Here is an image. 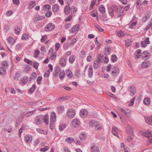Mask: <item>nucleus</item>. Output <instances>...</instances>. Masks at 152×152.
<instances>
[{
  "instance_id": "393cba45",
  "label": "nucleus",
  "mask_w": 152,
  "mask_h": 152,
  "mask_svg": "<svg viewBox=\"0 0 152 152\" xmlns=\"http://www.w3.org/2000/svg\"><path fill=\"white\" fill-rule=\"evenodd\" d=\"M58 112L59 113H61L64 111V107L62 105H59L57 107Z\"/></svg>"
},
{
  "instance_id": "e433bc0d",
  "label": "nucleus",
  "mask_w": 152,
  "mask_h": 152,
  "mask_svg": "<svg viewBox=\"0 0 152 152\" xmlns=\"http://www.w3.org/2000/svg\"><path fill=\"white\" fill-rule=\"evenodd\" d=\"M60 71V68L59 67H58V68L57 69V70L55 71L53 73V75L55 77H57L58 75V71Z\"/></svg>"
},
{
  "instance_id": "423d86ee",
  "label": "nucleus",
  "mask_w": 152,
  "mask_h": 152,
  "mask_svg": "<svg viewBox=\"0 0 152 152\" xmlns=\"http://www.w3.org/2000/svg\"><path fill=\"white\" fill-rule=\"evenodd\" d=\"M119 70L117 66H114L112 69L111 75L112 77H116L119 74Z\"/></svg>"
},
{
  "instance_id": "6e6552de",
  "label": "nucleus",
  "mask_w": 152,
  "mask_h": 152,
  "mask_svg": "<svg viewBox=\"0 0 152 152\" xmlns=\"http://www.w3.org/2000/svg\"><path fill=\"white\" fill-rule=\"evenodd\" d=\"M128 91L131 96H132L136 92V89L133 86H131L128 88Z\"/></svg>"
},
{
  "instance_id": "3c124183",
  "label": "nucleus",
  "mask_w": 152,
  "mask_h": 152,
  "mask_svg": "<svg viewBox=\"0 0 152 152\" xmlns=\"http://www.w3.org/2000/svg\"><path fill=\"white\" fill-rule=\"evenodd\" d=\"M27 81L28 78L27 77H25L23 78V79L22 80L21 82V83L25 84L27 83Z\"/></svg>"
},
{
  "instance_id": "0eeeda50",
  "label": "nucleus",
  "mask_w": 152,
  "mask_h": 152,
  "mask_svg": "<svg viewBox=\"0 0 152 152\" xmlns=\"http://www.w3.org/2000/svg\"><path fill=\"white\" fill-rule=\"evenodd\" d=\"M72 125L75 127H78L80 125V121L79 119H75L73 120L71 122Z\"/></svg>"
},
{
  "instance_id": "b1692460",
  "label": "nucleus",
  "mask_w": 152,
  "mask_h": 152,
  "mask_svg": "<svg viewBox=\"0 0 152 152\" xmlns=\"http://www.w3.org/2000/svg\"><path fill=\"white\" fill-rule=\"evenodd\" d=\"M145 120L148 124L152 125V115L150 117L145 118Z\"/></svg>"
},
{
  "instance_id": "4d7b16f0",
  "label": "nucleus",
  "mask_w": 152,
  "mask_h": 152,
  "mask_svg": "<svg viewBox=\"0 0 152 152\" xmlns=\"http://www.w3.org/2000/svg\"><path fill=\"white\" fill-rule=\"evenodd\" d=\"M66 126L65 125H60L59 126V129L60 131H62L65 129Z\"/></svg>"
},
{
  "instance_id": "79ce46f5",
  "label": "nucleus",
  "mask_w": 152,
  "mask_h": 152,
  "mask_svg": "<svg viewBox=\"0 0 152 152\" xmlns=\"http://www.w3.org/2000/svg\"><path fill=\"white\" fill-rule=\"evenodd\" d=\"M36 86L34 84H33L31 87L29 89L28 92L29 93H33L35 89Z\"/></svg>"
},
{
  "instance_id": "cd10ccee",
  "label": "nucleus",
  "mask_w": 152,
  "mask_h": 152,
  "mask_svg": "<svg viewBox=\"0 0 152 152\" xmlns=\"http://www.w3.org/2000/svg\"><path fill=\"white\" fill-rule=\"evenodd\" d=\"M59 9V6L57 4H55L53 5L52 8L53 11L55 12L58 11Z\"/></svg>"
},
{
  "instance_id": "f8f14e48",
  "label": "nucleus",
  "mask_w": 152,
  "mask_h": 152,
  "mask_svg": "<svg viewBox=\"0 0 152 152\" xmlns=\"http://www.w3.org/2000/svg\"><path fill=\"white\" fill-rule=\"evenodd\" d=\"M150 43L149 37L146 38L141 43L142 46L143 47H145L147 44Z\"/></svg>"
},
{
  "instance_id": "de8ad7c7",
  "label": "nucleus",
  "mask_w": 152,
  "mask_h": 152,
  "mask_svg": "<svg viewBox=\"0 0 152 152\" xmlns=\"http://www.w3.org/2000/svg\"><path fill=\"white\" fill-rule=\"evenodd\" d=\"M36 3L35 1H32L31 2H30L29 4V8H33L34 6L36 5Z\"/></svg>"
},
{
  "instance_id": "f704fd0d",
  "label": "nucleus",
  "mask_w": 152,
  "mask_h": 152,
  "mask_svg": "<svg viewBox=\"0 0 152 152\" xmlns=\"http://www.w3.org/2000/svg\"><path fill=\"white\" fill-rule=\"evenodd\" d=\"M91 15L93 17H95L97 16V12L96 10H94L91 12Z\"/></svg>"
},
{
  "instance_id": "c03bdc74",
  "label": "nucleus",
  "mask_w": 152,
  "mask_h": 152,
  "mask_svg": "<svg viewBox=\"0 0 152 152\" xmlns=\"http://www.w3.org/2000/svg\"><path fill=\"white\" fill-rule=\"evenodd\" d=\"M66 74H67V76L69 78H71L72 76V72L69 70H67L66 71Z\"/></svg>"
},
{
  "instance_id": "58836bf2",
  "label": "nucleus",
  "mask_w": 152,
  "mask_h": 152,
  "mask_svg": "<svg viewBox=\"0 0 152 152\" xmlns=\"http://www.w3.org/2000/svg\"><path fill=\"white\" fill-rule=\"evenodd\" d=\"M95 128L96 130H101L102 128V125L99 123L98 125L95 126Z\"/></svg>"
},
{
  "instance_id": "a19ab883",
  "label": "nucleus",
  "mask_w": 152,
  "mask_h": 152,
  "mask_svg": "<svg viewBox=\"0 0 152 152\" xmlns=\"http://www.w3.org/2000/svg\"><path fill=\"white\" fill-rule=\"evenodd\" d=\"M24 61L28 64L31 65H33V63L32 61L27 58H24Z\"/></svg>"
},
{
  "instance_id": "37998d69",
  "label": "nucleus",
  "mask_w": 152,
  "mask_h": 152,
  "mask_svg": "<svg viewBox=\"0 0 152 152\" xmlns=\"http://www.w3.org/2000/svg\"><path fill=\"white\" fill-rule=\"evenodd\" d=\"M30 69V67L29 66L26 65L25 66L23 72H27Z\"/></svg>"
},
{
  "instance_id": "a878e982",
  "label": "nucleus",
  "mask_w": 152,
  "mask_h": 152,
  "mask_svg": "<svg viewBox=\"0 0 152 152\" xmlns=\"http://www.w3.org/2000/svg\"><path fill=\"white\" fill-rule=\"evenodd\" d=\"M142 56L143 57L145 58L146 59H148L149 58L150 55L149 53L147 51H145L143 52L142 54Z\"/></svg>"
},
{
  "instance_id": "a211bd4d",
  "label": "nucleus",
  "mask_w": 152,
  "mask_h": 152,
  "mask_svg": "<svg viewBox=\"0 0 152 152\" xmlns=\"http://www.w3.org/2000/svg\"><path fill=\"white\" fill-rule=\"evenodd\" d=\"M91 149V152H99V148L96 145L92 146Z\"/></svg>"
},
{
  "instance_id": "774afa93",
  "label": "nucleus",
  "mask_w": 152,
  "mask_h": 152,
  "mask_svg": "<svg viewBox=\"0 0 152 152\" xmlns=\"http://www.w3.org/2000/svg\"><path fill=\"white\" fill-rule=\"evenodd\" d=\"M38 56V50L37 49H36L35 50L34 54V57L35 58H37Z\"/></svg>"
},
{
  "instance_id": "4468645a",
  "label": "nucleus",
  "mask_w": 152,
  "mask_h": 152,
  "mask_svg": "<svg viewBox=\"0 0 152 152\" xmlns=\"http://www.w3.org/2000/svg\"><path fill=\"white\" fill-rule=\"evenodd\" d=\"M118 110L125 115H126L128 113H129L131 112V110H129L124 109L121 107H119L118 108Z\"/></svg>"
},
{
  "instance_id": "5fc2aeb1",
  "label": "nucleus",
  "mask_w": 152,
  "mask_h": 152,
  "mask_svg": "<svg viewBox=\"0 0 152 152\" xmlns=\"http://www.w3.org/2000/svg\"><path fill=\"white\" fill-rule=\"evenodd\" d=\"M35 111V110L29 111L26 114L25 116L26 117H28L33 114L34 112Z\"/></svg>"
},
{
  "instance_id": "c756f323",
  "label": "nucleus",
  "mask_w": 152,
  "mask_h": 152,
  "mask_svg": "<svg viewBox=\"0 0 152 152\" xmlns=\"http://www.w3.org/2000/svg\"><path fill=\"white\" fill-rule=\"evenodd\" d=\"M65 75V73L64 70L61 71L59 73V77L61 80L64 79Z\"/></svg>"
},
{
  "instance_id": "603ef678",
  "label": "nucleus",
  "mask_w": 152,
  "mask_h": 152,
  "mask_svg": "<svg viewBox=\"0 0 152 152\" xmlns=\"http://www.w3.org/2000/svg\"><path fill=\"white\" fill-rule=\"evenodd\" d=\"M52 15V12L50 10L48 11L46 13L45 15L47 17H49Z\"/></svg>"
},
{
  "instance_id": "c9c22d12",
  "label": "nucleus",
  "mask_w": 152,
  "mask_h": 152,
  "mask_svg": "<svg viewBox=\"0 0 152 152\" xmlns=\"http://www.w3.org/2000/svg\"><path fill=\"white\" fill-rule=\"evenodd\" d=\"M20 76V74L18 72H17L15 74V76L14 77V80L17 81L18 80Z\"/></svg>"
},
{
  "instance_id": "69168bd1",
  "label": "nucleus",
  "mask_w": 152,
  "mask_h": 152,
  "mask_svg": "<svg viewBox=\"0 0 152 152\" xmlns=\"http://www.w3.org/2000/svg\"><path fill=\"white\" fill-rule=\"evenodd\" d=\"M77 40L76 38H74L72 39L71 41L70 44L72 45H73L76 42Z\"/></svg>"
},
{
  "instance_id": "6ab92c4d",
  "label": "nucleus",
  "mask_w": 152,
  "mask_h": 152,
  "mask_svg": "<svg viewBox=\"0 0 152 152\" xmlns=\"http://www.w3.org/2000/svg\"><path fill=\"white\" fill-rule=\"evenodd\" d=\"M149 17L150 15L148 12H146L142 18L143 21L145 22L146 21Z\"/></svg>"
},
{
  "instance_id": "680f3d73",
  "label": "nucleus",
  "mask_w": 152,
  "mask_h": 152,
  "mask_svg": "<svg viewBox=\"0 0 152 152\" xmlns=\"http://www.w3.org/2000/svg\"><path fill=\"white\" fill-rule=\"evenodd\" d=\"M50 74V70H48L47 71H46L44 74V76L45 77H48Z\"/></svg>"
},
{
  "instance_id": "a18cd8bd",
  "label": "nucleus",
  "mask_w": 152,
  "mask_h": 152,
  "mask_svg": "<svg viewBox=\"0 0 152 152\" xmlns=\"http://www.w3.org/2000/svg\"><path fill=\"white\" fill-rule=\"evenodd\" d=\"M49 148L48 146H46L44 148H42L40 149V151H42L43 152H45L46 151H47L49 149Z\"/></svg>"
},
{
  "instance_id": "13d9d810",
  "label": "nucleus",
  "mask_w": 152,
  "mask_h": 152,
  "mask_svg": "<svg viewBox=\"0 0 152 152\" xmlns=\"http://www.w3.org/2000/svg\"><path fill=\"white\" fill-rule=\"evenodd\" d=\"M152 25V23L150 22L149 24H148V25H147L146 26V27H145V28L144 29L145 30V31H147L150 28V27Z\"/></svg>"
},
{
  "instance_id": "2eb2a0df",
  "label": "nucleus",
  "mask_w": 152,
  "mask_h": 152,
  "mask_svg": "<svg viewBox=\"0 0 152 152\" xmlns=\"http://www.w3.org/2000/svg\"><path fill=\"white\" fill-rule=\"evenodd\" d=\"M118 128L115 126H113L112 127V134L115 136L119 137V135L117 133Z\"/></svg>"
},
{
  "instance_id": "9b49d317",
  "label": "nucleus",
  "mask_w": 152,
  "mask_h": 152,
  "mask_svg": "<svg viewBox=\"0 0 152 152\" xmlns=\"http://www.w3.org/2000/svg\"><path fill=\"white\" fill-rule=\"evenodd\" d=\"M150 62L148 60H146L143 62L141 65L142 67L143 68H146L151 66Z\"/></svg>"
},
{
  "instance_id": "473e14b6",
  "label": "nucleus",
  "mask_w": 152,
  "mask_h": 152,
  "mask_svg": "<svg viewBox=\"0 0 152 152\" xmlns=\"http://www.w3.org/2000/svg\"><path fill=\"white\" fill-rule=\"evenodd\" d=\"M7 40L9 42V43L12 45L15 42V40L12 38L11 37H8L7 39Z\"/></svg>"
},
{
  "instance_id": "09e8293b",
  "label": "nucleus",
  "mask_w": 152,
  "mask_h": 152,
  "mask_svg": "<svg viewBox=\"0 0 152 152\" xmlns=\"http://www.w3.org/2000/svg\"><path fill=\"white\" fill-rule=\"evenodd\" d=\"M22 47V44H18L16 45L15 48V50L16 51L19 50L20 49H21V47Z\"/></svg>"
},
{
  "instance_id": "f3484780",
  "label": "nucleus",
  "mask_w": 152,
  "mask_h": 152,
  "mask_svg": "<svg viewBox=\"0 0 152 152\" xmlns=\"http://www.w3.org/2000/svg\"><path fill=\"white\" fill-rule=\"evenodd\" d=\"M67 58H62L60 60L59 62L61 65L63 67L65 66L66 64Z\"/></svg>"
},
{
  "instance_id": "2f4dec72",
  "label": "nucleus",
  "mask_w": 152,
  "mask_h": 152,
  "mask_svg": "<svg viewBox=\"0 0 152 152\" xmlns=\"http://www.w3.org/2000/svg\"><path fill=\"white\" fill-rule=\"evenodd\" d=\"M75 59V56H71L69 59V62L72 64L74 62Z\"/></svg>"
},
{
  "instance_id": "ddd939ff",
  "label": "nucleus",
  "mask_w": 152,
  "mask_h": 152,
  "mask_svg": "<svg viewBox=\"0 0 152 152\" xmlns=\"http://www.w3.org/2000/svg\"><path fill=\"white\" fill-rule=\"evenodd\" d=\"M73 8L72 7L70 8V6L69 5H67L65 7L64 12L66 14H68L69 13L70 11H71V12H72V10H73Z\"/></svg>"
},
{
  "instance_id": "dca6fc26",
  "label": "nucleus",
  "mask_w": 152,
  "mask_h": 152,
  "mask_svg": "<svg viewBox=\"0 0 152 152\" xmlns=\"http://www.w3.org/2000/svg\"><path fill=\"white\" fill-rule=\"evenodd\" d=\"M88 114V112L86 110H82L80 112V116L83 118L86 116Z\"/></svg>"
},
{
  "instance_id": "864d4df0",
  "label": "nucleus",
  "mask_w": 152,
  "mask_h": 152,
  "mask_svg": "<svg viewBox=\"0 0 152 152\" xmlns=\"http://www.w3.org/2000/svg\"><path fill=\"white\" fill-rule=\"evenodd\" d=\"M95 27L100 32H103L104 30L97 24L95 25Z\"/></svg>"
},
{
  "instance_id": "f03ea898",
  "label": "nucleus",
  "mask_w": 152,
  "mask_h": 152,
  "mask_svg": "<svg viewBox=\"0 0 152 152\" xmlns=\"http://www.w3.org/2000/svg\"><path fill=\"white\" fill-rule=\"evenodd\" d=\"M102 57V55L101 54L98 55L97 59L95 60L94 62L93 67L94 69H96L99 67Z\"/></svg>"
},
{
  "instance_id": "49530a36",
  "label": "nucleus",
  "mask_w": 152,
  "mask_h": 152,
  "mask_svg": "<svg viewBox=\"0 0 152 152\" xmlns=\"http://www.w3.org/2000/svg\"><path fill=\"white\" fill-rule=\"evenodd\" d=\"M15 32L17 34H19L20 32V28L18 27H15Z\"/></svg>"
},
{
  "instance_id": "aec40b11",
  "label": "nucleus",
  "mask_w": 152,
  "mask_h": 152,
  "mask_svg": "<svg viewBox=\"0 0 152 152\" xmlns=\"http://www.w3.org/2000/svg\"><path fill=\"white\" fill-rule=\"evenodd\" d=\"M111 49L110 48L107 47L105 48L104 50V54L107 56L110 54L111 53Z\"/></svg>"
},
{
  "instance_id": "7ed1b4c3",
  "label": "nucleus",
  "mask_w": 152,
  "mask_h": 152,
  "mask_svg": "<svg viewBox=\"0 0 152 152\" xmlns=\"http://www.w3.org/2000/svg\"><path fill=\"white\" fill-rule=\"evenodd\" d=\"M50 119V129L52 130L53 129V125L54 123L55 122L56 120V114L54 112H53L51 113Z\"/></svg>"
},
{
  "instance_id": "39448f33",
  "label": "nucleus",
  "mask_w": 152,
  "mask_h": 152,
  "mask_svg": "<svg viewBox=\"0 0 152 152\" xmlns=\"http://www.w3.org/2000/svg\"><path fill=\"white\" fill-rule=\"evenodd\" d=\"M66 114L69 117L72 118L75 116V111L73 109L70 108L68 110Z\"/></svg>"
},
{
  "instance_id": "4c0bfd02",
  "label": "nucleus",
  "mask_w": 152,
  "mask_h": 152,
  "mask_svg": "<svg viewBox=\"0 0 152 152\" xmlns=\"http://www.w3.org/2000/svg\"><path fill=\"white\" fill-rule=\"evenodd\" d=\"M56 55L57 53H53L50 55L49 58L51 60H53L56 58Z\"/></svg>"
},
{
  "instance_id": "6e6d98bb",
  "label": "nucleus",
  "mask_w": 152,
  "mask_h": 152,
  "mask_svg": "<svg viewBox=\"0 0 152 152\" xmlns=\"http://www.w3.org/2000/svg\"><path fill=\"white\" fill-rule=\"evenodd\" d=\"M47 39V36L46 35H45L42 36V38L41 39V41L42 42H45Z\"/></svg>"
},
{
  "instance_id": "5701e85b",
  "label": "nucleus",
  "mask_w": 152,
  "mask_h": 152,
  "mask_svg": "<svg viewBox=\"0 0 152 152\" xmlns=\"http://www.w3.org/2000/svg\"><path fill=\"white\" fill-rule=\"evenodd\" d=\"M88 73L89 76L90 77H91L92 76L93 73V67L91 65H90L89 66Z\"/></svg>"
},
{
  "instance_id": "412c9836",
  "label": "nucleus",
  "mask_w": 152,
  "mask_h": 152,
  "mask_svg": "<svg viewBox=\"0 0 152 152\" xmlns=\"http://www.w3.org/2000/svg\"><path fill=\"white\" fill-rule=\"evenodd\" d=\"M99 123L95 120H92L90 122L89 125L91 127H95V126L98 124Z\"/></svg>"
},
{
  "instance_id": "9d476101",
  "label": "nucleus",
  "mask_w": 152,
  "mask_h": 152,
  "mask_svg": "<svg viewBox=\"0 0 152 152\" xmlns=\"http://www.w3.org/2000/svg\"><path fill=\"white\" fill-rule=\"evenodd\" d=\"M25 141L26 143H30L32 141V136L30 135H26L24 137Z\"/></svg>"
},
{
  "instance_id": "72a5a7b5",
  "label": "nucleus",
  "mask_w": 152,
  "mask_h": 152,
  "mask_svg": "<svg viewBox=\"0 0 152 152\" xmlns=\"http://www.w3.org/2000/svg\"><path fill=\"white\" fill-rule=\"evenodd\" d=\"M6 72V70L5 68L3 67H0V74L2 75L4 74Z\"/></svg>"
},
{
  "instance_id": "7c9ffc66",
  "label": "nucleus",
  "mask_w": 152,
  "mask_h": 152,
  "mask_svg": "<svg viewBox=\"0 0 152 152\" xmlns=\"http://www.w3.org/2000/svg\"><path fill=\"white\" fill-rule=\"evenodd\" d=\"M143 102L145 105H147L150 104V100L149 98H146L144 99Z\"/></svg>"
},
{
  "instance_id": "bf43d9fd",
  "label": "nucleus",
  "mask_w": 152,
  "mask_h": 152,
  "mask_svg": "<svg viewBox=\"0 0 152 152\" xmlns=\"http://www.w3.org/2000/svg\"><path fill=\"white\" fill-rule=\"evenodd\" d=\"M60 44L59 43H57L55 44V50L57 51L59 49Z\"/></svg>"
},
{
  "instance_id": "338daca9",
  "label": "nucleus",
  "mask_w": 152,
  "mask_h": 152,
  "mask_svg": "<svg viewBox=\"0 0 152 152\" xmlns=\"http://www.w3.org/2000/svg\"><path fill=\"white\" fill-rule=\"evenodd\" d=\"M142 3H137L136 7L138 9H141L142 8Z\"/></svg>"
},
{
  "instance_id": "e2e57ef3",
  "label": "nucleus",
  "mask_w": 152,
  "mask_h": 152,
  "mask_svg": "<svg viewBox=\"0 0 152 152\" xmlns=\"http://www.w3.org/2000/svg\"><path fill=\"white\" fill-rule=\"evenodd\" d=\"M39 133L43 134H47V132L43 130L39 129Z\"/></svg>"
},
{
  "instance_id": "052dcab7",
  "label": "nucleus",
  "mask_w": 152,
  "mask_h": 152,
  "mask_svg": "<svg viewBox=\"0 0 152 152\" xmlns=\"http://www.w3.org/2000/svg\"><path fill=\"white\" fill-rule=\"evenodd\" d=\"M118 35L119 37H122L124 36V34L123 31H120L118 32Z\"/></svg>"
},
{
  "instance_id": "4be33fe9",
  "label": "nucleus",
  "mask_w": 152,
  "mask_h": 152,
  "mask_svg": "<svg viewBox=\"0 0 152 152\" xmlns=\"http://www.w3.org/2000/svg\"><path fill=\"white\" fill-rule=\"evenodd\" d=\"M99 10L102 14H104L105 12V7L104 6L102 5H101L99 6Z\"/></svg>"
},
{
  "instance_id": "ea45409f",
  "label": "nucleus",
  "mask_w": 152,
  "mask_h": 152,
  "mask_svg": "<svg viewBox=\"0 0 152 152\" xmlns=\"http://www.w3.org/2000/svg\"><path fill=\"white\" fill-rule=\"evenodd\" d=\"M73 138L71 137L66 138L65 139L66 141L69 143H71L73 141Z\"/></svg>"
},
{
  "instance_id": "20e7f679",
  "label": "nucleus",
  "mask_w": 152,
  "mask_h": 152,
  "mask_svg": "<svg viewBox=\"0 0 152 152\" xmlns=\"http://www.w3.org/2000/svg\"><path fill=\"white\" fill-rule=\"evenodd\" d=\"M55 28V25L53 23H49L45 27V30L47 32L53 30Z\"/></svg>"
},
{
  "instance_id": "bb28decb",
  "label": "nucleus",
  "mask_w": 152,
  "mask_h": 152,
  "mask_svg": "<svg viewBox=\"0 0 152 152\" xmlns=\"http://www.w3.org/2000/svg\"><path fill=\"white\" fill-rule=\"evenodd\" d=\"M49 116L47 114L45 115L44 117L43 120L45 124L47 125L49 124Z\"/></svg>"
},
{
  "instance_id": "1a4fd4ad",
  "label": "nucleus",
  "mask_w": 152,
  "mask_h": 152,
  "mask_svg": "<svg viewBox=\"0 0 152 152\" xmlns=\"http://www.w3.org/2000/svg\"><path fill=\"white\" fill-rule=\"evenodd\" d=\"M79 28L80 26L79 25H77L73 26L70 30L71 33L74 34L75 32H77L79 31Z\"/></svg>"
},
{
  "instance_id": "8fccbe9b",
  "label": "nucleus",
  "mask_w": 152,
  "mask_h": 152,
  "mask_svg": "<svg viewBox=\"0 0 152 152\" xmlns=\"http://www.w3.org/2000/svg\"><path fill=\"white\" fill-rule=\"evenodd\" d=\"M117 59V58L115 55H114L112 56L111 60L112 62H114L116 61Z\"/></svg>"
},
{
  "instance_id": "f257e3e1",
  "label": "nucleus",
  "mask_w": 152,
  "mask_h": 152,
  "mask_svg": "<svg viewBox=\"0 0 152 152\" xmlns=\"http://www.w3.org/2000/svg\"><path fill=\"white\" fill-rule=\"evenodd\" d=\"M150 130L148 131H141L140 132V134L145 137H148L149 139V141L150 143H152V133Z\"/></svg>"
},
{
  "instance_id": "c85d7f7f",
  "label": "nucleus",
  "mask_w": 152,
  "mask_h": 152,
  "mask_svg": "<svg viewBox=\"0 0 152 152\" xmlns=\"http://www.w3.org/2000/svg\"><path fill=\"white\" fill-rule=\"evenodd\" d=\"M86 135L84 132L81 133L79 135V137L80 139L82 140L86 139Z\"/></svg>"
},
{
  "instance_id": "0e129e2a",
  "label": "nucleus",
  "mask_w": 152,
  "mask_h": 152,
  "mask_svg": "<svg viewBox=\"0 0 152 152\" xmlns=\"http://www.w3.org/2000/svg\"><path fill=\"white\" fill-rule=\"evenodd\" d=\"M28 35L27 34L23 35L21 37V39L23 40H25L28 38Z\"/></svg>"
}]
</instances>
